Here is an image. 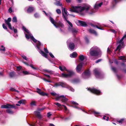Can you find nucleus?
<instances>
[{"label": "nucleus", "mask_w": 126, "mask_h": 126, "mask_svg": "<svg viewBox=\"0 0 126 126\" xmlns=\"http://www.w3.org/2000/svg\"><path fill=\"white\" fill-rule=\"evenodd\" d=\"M72 9L70 8V11H71L76 13H78L79 12H81L84 10H88L90 8L88 6H73L72 7Z\"/></svg>", "instance_id": "1"}, {"label": "nucleus", "mask_w": 126, "mask_h": 126, "mask_svg": "<svg viewBox=\"0 0 126 126\" xmlns=\"http://www.w3.org/2000/svg\"><path fill=\"white\" fill-rule=\"evenodd\" d=\"M16 107L15 105H11L8 103L6 104L5 105H2L1 106V109H8L6 110V111L8 113L10 114H13L14 113L10 109L14 108L16 109Z\"/></svg>", "instance_id": "2"}, {"label": "nucleus", "mask_w": 126, "mask_h": 126, "mask_svg": "<svg viewBox=\"0 0 126 126\" xmlns=\"http://www.w3.org/2000/svg\"><path fill=\"white\" fill-rule=\"evenodd\" d=\"M91 75V73L89 69L85 70L82 73L81 75L82 77L84 79L89 78L90 77Z\"/></svg>", "instance_id": "3"}, {"label": "nucleus", "mask_w": 126, "mask_h": 126, "mask_svg": "<svg viewBox=\"0 0 126 126\" xmlns=\"http://www.w3.org/2000/svg\"><path fill=\"white\" fill-rule=\"evenodd\" d=\"M67 74L63 73L61 75V77L62 78H68L70 77L74 74V72L70 71H67Z\"/></svg>", "instance_id": "4"}, {"label": "nucleus", "mask_w": 126, "mask_h": 126, "mask_svg": "<svg viewBox=\"0 0 126 126\" xmlns=\"http://www.w3.org/2000/svg\"><path fill=\"white\" fill-rule=\"evenodd\" d=\"M88 90L91 92L97 95H99L101 93L100 91L94 88H89L88 89Z\"/></svg>", "instance_id": "5"}, {"label": "nucleus", "mask_w": 126, "mask_h": 126, "mask_svg": "<svg viewBox=\"0 0 126 126\" xmlns=\"http://www.w3.org/2000/svg\"><path fill=\"white\" fill-rule=\"evenodd\" d=\"M11 18L10 17H9L8 18L7 20L5 19L4 21L6 24L8 25L9 28L11 30H13V29L12 27L11 24L10 23V22L11 21Z\"/></svg>", "instance_id": "6"}, {"label": "nucleus", "mask_w": 126, "mask_h": 126, "mask_svg": "<svg viewBox=\"0 0 126 126\" xmlns=\"http://www.w3.org/2000/svg\"><path fill=\"white\" fill-rule=\"evenodd\" d=\"M82 66V63H79L77 66L76 68V70L77 72L80 74L81 73V71Z\"/></svg>", "instance_id": "7"}, {"label": "nucleus", "mask_w": 126, "mask_h": 126, "mask_svg": "<svg viewBox=\"0 0 126 126\" xmlns=\"http://www.w3.org/2000/svg\"><path fill=\"white\" fill-rule=\"evenodd\" d=\"M90 55L92 56H97L99 54V53L97 50H90Z\"/></svg>", "instance_id": "8"}, {"label": "nucleus", "mask_w": 126, "mask_h": 126, "mask_svg": "<svg viewBox=\"0 0 126 126\" xmlns=\"http://www.w3.org/2000/svg\"><path fill=\"white\" fill-rule=\"evenodd\" d=\"M60 86H61L62 87H64L65 86V84L63 82H60L56 83L54 84V86L56 87H57Z\"/></svg>", "instance_id": "9"}, {"label": "nucleus", "mask_w": 126, "mask_h": 126, "mask_svg": "<svg viewBox=\"0 0 126 126\" xmlns=\"http://www.w3.org/2000/svg\"><path fill=\"white\" fill-rule=\"evenodd\" d=\"M94 75L96 77L99 76L100 74V71L97 69H95L94 70Z\"/></svg>", "instance_id": "10"}, {"label": "nucleus", "mask_w": 126, "mask_h": 126, "mask_svg": "<svg viewBox=\"0 0 126 126\" xmlns=\"http://www.w3.org/2000/svg\"><path fill=\"white\" fill-rule=\"evenodd\" d=\"M34 10V7L32 6L29 7L27 10V11L28 13H31L33 12Z\"/></svg>", "instance_id": "11"}, {"label": "nucleus", "mask_w": 126, "mask_h": 126, "mask_svg": "<svg viewBox=\"0 0 126 126\" xmlns=\"http://www.w3.org/2000/svg\"><path fill=\"white\" fill-rule=\"evenodd\" d=\"M78 23L79 24L80 26L83 27H86L87 26V25L85 22L84 21L79 20Z\"/></svg>", "instance_id": "12"}, {"label": "nucleus", "mask_w": 126, "mask_h": 126, "mask_svg": "<svg viewBox=\"0 0 126 126\" xmlns=\"http://www.w3.org/2000/svg\"><path fill=\"white\" fill-rule=\"evenodd\" d=\"M63 17L64 18L65 20L67 22V23L69 24L70 26L71 27H73V25L69 21L67 20V18L64 15V14L63 13Z\"/></svg>", "instance_id": "13"}, {"label": "nucleus", "mask_w": 126, "mask_h": 126, "mask_svg": "<svg viewBox=\"0 0 126 126\" xmlns=\"http://www.w3.org/2000/svg\"><path fill=\"white\" fill-rule=\"evenodd\" d=\"M60 97L61 98V101L65 103L68 100V98L63 95H60Z\"/></svg>", "instance_id": "14"}, {"label": "nucleus", "mask_w": 126, "mask_h": 126, "mask_svg": "<svg viewBox=\"0 0 126 126\" xmlns=\"http://www.w3.org/2000/svg\"><path fill=\"white\" fill-rule=\"evenodd\" d=\"M89 32L91 33L94 34L95 35H97V33L93 29H90L88 30Z\"/></svg>", "instance_id": "15"}, {"label": "nucleus", "mask_w": 126, "mask_h": 126, "mask_svg": "<svg viewBox=\"0 0 126 126\" xmlns=\"http://www.w3.org/2000/svg\"><path fill=\"white\" fill-rule=\"evenodd\" d=\"M56 26H55L56 28L58 27H60L61 28H63L64 27V25L60 21L59 22L57 23H56Z\"/></svg>", "instance_id": "16"}, {"label": "nucleus", "mask_w": 126, "mask_h": 126, "mask_svg": "<svg viewBox=\"0 0 126 126\" xmlns=\"http://www.w3.org/2000/svg\"><path fill=\"white\" fill-rule=\"evenodd\" d=\"M74 44L72 42L70 43L69 45V48L71 50H73L75 48Z\"/></svg>", "instance_id": "17"}, {"label": "nucleus", "mask_w": 126, "mask_h": 126, "mask_svg": "<svg viewBox=\"0 0 126 126\" xmlns=\"http://www.w3.org/2000/svg\"><path fill=\"white\" fill-rule=\"evenodd\" d=\"M40 51L41 52L40 53L42 56L45 57L47 59L48 58L47 55V53L44 52L43 51L41 50H40Z\"/></svg>", "instance_id": "18"}, {"label": "nucleus", "mask_w": 126, "mask_h": 126, "mask_svg": "<svg viewBox=\"0 0 126 126\" xmlns=\"http://www.w3.org/2000/svg\"><path fill=\"white\" fill-rule=\"evenodd\" d=\"M35 115L37 118L39 119H41L42 118L40 112L37 111H35Z\"/></svg>", "instance_id": "19"}, {"label": "nucleus", "mask_w": 126, "mask_h": 126, "mask_svg": "<svg viewBox=\"0 0 126 126\" xmlns=\"http://www.w3.org/2000/svg\"><path fill=\"white\" fill-rule=\"evenodd\" d=\"M102 4L103 3L102 2H101L98 4L96 3L94 6V8L95 9H98V7H101Z\"/></svg>", "instance_id": "20"}, {"label": "nucleus", "mask_w": 126, "mask_h": 126, "mask_svg": "<svg viewBox=\"0 0 126 126\" xmlns=\"http://www.w3.org/2000/svg\"><path fill=\"white\" fill-rule=\"evenodd\" d=\"M9 77L12 78L15 76V73L14 71L10 72L9 74Z\"/></svg>", "instance_id": "21"}, {"label": "nucleus", "mask_w": 126, "mask_h": 126, "mask_svg": "<svg viewBox=\"0 0 126 126\" xmlns=\"http://www.w3.org/2000/svg\"><path fill=\"white\" fill-rule=\"evenodd\" d=\"M54 4L55 5L57 6L62 7V4L60 3V2L59 1H56V2L54 3Z\"/></svg>", "instance_id": "22"}, {"label": "nucleus", "mask_w": 126, "mask_h": 126, "mask_svg": "<svg viewBox=\"0 0 126 126\" xmlns=\"http://www.w3.org/2000/svg\"><path fill=\"white\" fill-rule=\"evenodd\" d=\"M50 20L52 23L55 26H56V23L54 19L51 17H49Z\"/></svg>", "instance_id": "23"}, {"label": "nucleus", "mask_w": 126, "mask_h": 126, "mask_svg": "<svg viewBox=\"0 0 126 126\" xmlns=\"http://www.w3.org/2000/svg\"><path fill=\"white\" fill-rule=\"evenodd\" d=\"M77 55V53L74 52L70 55V57L72 58H76V57Z\"/></svg>", "instance_id": "24"}, {"label": "nucleus", "mask_w": 126, "mask_h": 126, "mask_svg": "<svg viewBox=\"0 0 126 126\" xmlns=\"http://www.w3.org/2000/svg\"><path fill=\"white\" fill-rule=\"evenodd\" d=\"M59 69L61 71L65 70L67 71H68L67 70L66 67L64 66H59Z\"/></svg>", "instance_id": "25"}, {"label": "nucleus", "mask_w": 126, "mask_h": 126, "mask_svg": "<svg viewBox=\"0 0 126 126\" xmlns=\"http://www.w3.org/2000/svg\"><path fill=\"white\" fill-rule=\"evenodd\" d=\"M39 94L42 96H48V94H47L45 93L43 91H41L40 93Z\"/></svg>", "instance_id": "26"}, {"label": "nucleus", "mask_w": 126, "mask_h": 126, "mask_svg": "<svg viewBox=\"0 0 126 126\" xmlns=\"http://www.w3.org/2000/svg\"><path fill=\"white\" fill-rule=\"evenodd\" d=\"M54 104L55 105H56L57 106L60 108H62V105H61L58 102H55L54 103Z\"/></svg>", "instance_id": "27"}, {"label": "nucleus", "mask_w": 126, "mask_h": 126, "mask_svg": "<svg viewBox=\"0 0 126 126\" xmlns=\"http://www.w3.org/2000/svg\"><path fill=\"white\" fill-rule=\"evenodd\" d=\"M126 37V35L125 34L123 37L121 39L119 40L118 43L119 44L122 43V41L124 40V39Z\"/></svg>", "instance_id": "28"}, {"label": "nucleus", "mask_w": 126, "mask_h": 126, "mask_svg": "<svg viewBox=\"0 0 126 126\" xmlns=\"http://www.w3.org/2000/svg\"><path fill=\"white\" fill-rule=\"evenodd\" d=\"M79 57V60L81 61L83 60L85 58L84 56L82 55H80Z\"/></svg>", "instance_id": "29"}, {"label": "nucleus", "mask_w": 126, "mask_h": 126, "mask_svg": "<svg viewBox=\"0 0 126 126\" xmlns=\"http://www.w3.org/2000/svg\"><path fill=\"white\" fill-rule=\"evenodd\" d=\"M62 12H63H63H64V14L67 16H68L69 15V14H67V11L65 10V8H63V10H62ZM63 14V13H62V14ZM62 16L63 17V16Z\"/></svg>", "instance_id": "30"}, {"label": "nucleus", "mask_w": 126, "mask_h": 126, "mask_svg": "<svg viewBox=\"0 0 126 126\" xmlns=\"http://www.w3.org/2000/svg\"><path fill=\"white\" fill-rule=\"evenodd\" d=\"M22 29L26 33H29L30 32L29 31L28 29H26L25 27H24V26H23Z\"/></svg>", "instance_id": "31"}, {"label": "nucleus", "mask_w": 126, "mask_h": 126, "mask_svg": "<svg viewBox=\"0 0 126 126\" xmlns=\"http://www.w3.org/2000/svg\"><path fill=\"white\" fill-rule=\"evenodd\" d=\"M30 38L34 42V43H36L37 41V40L34 38L33 36H32Z\"/></svg>", "instance_id": "32"}, {"label": "nucleus", "mask_w": 126, "mask_h": 126, "mask_svg": "<svg viewBox=\"0 0 126 126\" xmlns=\"http://www.w3.org/2000/svg\"><path fill=\"white\" fill-rule=\"evenodd\" d=\"M125 120V119L124 118H122L120 119L119 120L117 121V122H119L120 124H122Z\"/></svg>", "instance_id": "33"}, {"label": "nucleus", "mask_w": 126, "mask_h": 126, "mask_svg": "<svg viewBox=\"0 0 126 126\" xmlns=\"http://www.w3.org/2000/svg\"><path fill=\"white\" fill-rule=\"evenodd\" d=\"M79 82V80L77 79H74L72 81V83H78Z\"/></svg>", "instance_id": "34"}, {"label": "nucleus", "mask_w": 126, "mask_h": 126, "mask_svg": "<svg viewBox=\"0 0 126 126\" xmlns=\"http://www.w3.org/2000/svg\"><path fill=\"white\" fill-rule=\"evenodd\" d=\"M1 47L2 48H0V50L1 51H5V47H4L3 45H1Z\"/></svg>", "instance_id": "35"}, {"label": "nucleus", "mask_w": 126, "mask_h": 126, "mask_svg": "<svg viewBox=\"0 0 126 126\" xmlns=\"http://www.w3.org/2000/svg\"><path fill=\"white\" fill-rule=\"evenodd\" d=\"M121 0H113L112 2L113 3L116 4L117 3L120 1H121Z\"/></svg>", "instance_id": "36"}, {"label": "nucleus", "mask_w": 126, "mask_h": 126, "mask_svg": "<svg viewBox=\"0 0 126 126\" xmlns=\"http://www.w3.org/2000/svg\"><path fill=\"white\" fill-rule=\"evenodd\" d=\"M44 70L47 73H48L50 74H52V72L51 71L49 70H48L46 69H44Z\"/></svg>", "instance_id": "37"}, {"label": "nucleus", "mask_w": 126, "mask_h": 126, "mask_svg": "<svg viewBox=\"0 0 126 126\" xmlns=\"http://www.w3.org/2000/svg\"><path fill=\"white\" fill-rule=\"evenodd\" d=\"M36 103L35 101H33L31 102L30 104L32 106H36Z\"/></svg>", "instance_id": "38"}, {"label": "nucleus", "mask_w": 126, "mask_h": 126, "mask_svg": "<svg viewBox=\"0 0 126 126\" xmlns=\"http://www.w3.org/2000/svg\"><path fill=\"white\" fill-rule=\"evenodd\" d=\"M92 112L95 116L96 115H97L100 114V113L99 112H96L94 110H93Z\"/></svg>", "instance_id": "39"}, {"label": "nucleus", "mask_w": 126, "mask_h": 126, "mask_svg": "<svg viewBox=\"0 0 126 126\" xmlns=\"http://www.w3.org/2000/svg\"><path fill=\"white\" fill-rule=\"evenodd\" d=\"M12 21L14 22H17V18L16 16H14L13 18Z\"/></svg>", "instance_id": "40"}, {"label": "nucleus", "mask_w": 126, "mask_h": 126, "mask_svg": "<svg viewBox=\"0 0 126 126\" xmlns=\"http://www.w3.org/2000/svg\"><path fill=\"white\" fill-rule=\"evenodd\" d=\"M71 103L74 105H79V104L78 103L74 101H71Z\"/></svg>", "instance_id": "41"}, {"label": "nucleus", "mask_w": 126, "mask_h": 126, "mask_svg": "<svg viewBox=\"0 0 126 126\" xmlns=\"http://www.w3.org/2000/svg\"><path fill=\"white\" fill-rule=\"evenodd\" d=\"M22 73L25 75H27L29 74L30 73L28 71H22Z\"/></svg>", "instance_id": "42"}, {"label": "nucleus", "mask_w": 126, "mask_h": 126, "mask_svg": "<svg viewBox=\"0 0 126 126\" xmlns=\"http://www.w3.org/2000/svg\"><path fill=\"white\" fill-rule=\"evenodd\" d=\"M103 119L104 120H106L107 121H108L109 120V117H107L106 116H103Z\"/></svg>", "instance_id": "43"}, {"label": "nucleus", "mask_w": 126, "mask_h": 126, "mask_svg": "<svg viewBox=\"0 0 126 126\" xmlns=\"http://www.w3.org/2000/svg\"><path fill=\"white\" fill-rule=\"evenodd\" d=\"M95 12H96L95 10L94 9H93L92 10L91 12L89 13L90 15H92L93 14V13H95Z\"/></svg>", "instance_id": "44"}, {"label": "nucleus", "mask_w": 126, "mask_h": 126, "mask_svg": "<svg viewBox=\"0 0 126 126\" xmlns=\"http://www.w3.org/2000/svg\"><path fill=\"white\" fill-rule=\"evenodd\" d=\"M125 57L124 56H121L119 57V59L120 60H125Z\"/></svg>", "instance_id": "45"}, {"label": "nucleus", "mask_w": 126, "mask_h": 126, "mask_svg": "<svg viewBox=\"0 0 126 126\" xmlns=\"http://www.w3.org/2000/svg\"><path fill=\"white\" fill-rule=\"evenodd\" d=\"M56 11L57 13L59 14H60L61 13V10L59 9H57Z\"/></svg>", "instance_id": "46"}, {"label": "nucleus", "mask_w": 126, "mask_h": 126, "mask_svg": "<svg viewBox=\"0 0 126 126\" xmlns=\"http://www.w3.org/2000/svg\"><path fill=\"white\" fill-rule=\"evenodd\" d=\"M21 56L22 57L24 60H28V58H27V57L25 56L24 55H21Z\"/></svg>", "instance_id": "47"}, {"label": "nucleus", "mask_w": 126, "mask_h": 126, "mask_svg": "<svg viewBox=\"0 0 126 126\" xmlns=\"http://www.w3.org/2000/svg\"><path fill=\"white\" fill-rule=\"evenodd\" d=\"M31 36L30 35H29L28 34H25V37L27 39H29L30 38Z\"/></svg>", "instance_id": "48"}, {"label": "nucleus", "mask_w": 126, "mask_h": 126, "mask_svg": "<svg viewBox=\"0 0 126 126\" xmlns=\"http://www.w3.org/2000/svg\"><path fill=\"white\" fill-rule=\"evenodd\" d=\"M29 66H30L33 69L35 70H37V68H36L33 67L32 65L31 64L29 65Z\"/></svg>", "instance_id": "49"}, {"label": "nucleus", "mask_w": 126, "mask_h": 126, "mask_svg": "<svg viewBox=\"0 0 126 126\" xmlns=\"http://www.w3.org/2000/svg\"><path fill=\"white\" fill-rule=\"evenodd\" d=\"M37 90L36 91V92L39 94L40 93L41 91V89H40L38 88H37Z\"/></svg>", "instance_id": "50"}, {"label": "nucleus", "mask_w": 126, "mask_h": 126, "mask_svg": "<svg viewBox=\"0 0 126 126\" xmlns=\"http://www.w3.org/2000/svg\"><path fill=\"white\" fill-rule=\"evenodd\" d=\"M2 27L5 30H7V28L6 27V26H5V25L4 24H2Z\"/></svg>", "instance_id": "51"}, {"label": "nucleus", "mask_w": 126, "mask_h": 126, "mask_svg": "<svg viewBox=\"0 0 126 126\" xmlns=\"http://www.w3.org/2000/svg\"><path fill=\"white\" fill-rule=\"evenodd\" d=\"M102 60V59H99L95 61V63H98L99 62H100Z\"/></svg>", "instance_id": "52"}, {"label": "nucleus", "mask_w": 126, "mask_h": 126, "mask_svg": "<svg viewBox=\"0 0 126 126\" xmlns=\"http://www.w3.org/2000/svg\"><path fill=\"white\" fill-rule=\"evenodd\" d=\"M72 31L73 33H76L77 31L75 29H72Z\"/></svg>", "instance_id": "53"}, {"label": "nucleus", "mask_w": 126, "mask_h": 126, "mask_svg": "<svg viewBox=\"0 0 126 126\" xmlns=\"http://www.w3.org/2000/svg\"><path fill=\"white\" fill-rule=\"evenodd\" d=\"M45 109V107H43L42 108H41L38 109V110L39 111H41V110H43L44 109Z\"/></svg>", "instance_id": "54"}, {"label": "nucleus", "mask_w": 126, "mask_h": 126, "mask_svg": "<svg viewBox=\"0 0 126 126\" xmlns=\"http://www.w3.org/2000/svg\"><path fill=\"white\" fill-rule=\"evenodd\" d=\"M34 16L36 18H38L39 17V15L37 13H36L34 14Z\"/></svg>", "instance_id": "55"}, {"label": "nucleus", "mask_w": 126, "mask_h": 126, "mask_svg": "<svg viewBox=\"0 0 126 126\" xmlns=\"http://www.w3.org/2000/svg\"><path fill=\"white\" fill-rule=\"evenodd\" d=\"M44 50L46 53L47 54L49 53L48 51L47 48L46 49L45 48H44Z\"/></svg>", "instance_id": "56"}, {"label": "nucleus", "mask_w": 126, "mask_h": 126, "mask_svg": "<svg viewBox=\"0 0 126 126\" xmlns=\"http://www.w3.org/2000/svg\"><path fill=\"white\" fill-rule=\"evenodd\" d=\"M110 31L111 32L113 33H114L116 34L117 33V32L115 30L113 29H111L110 30Z\"/></svg>", "instance_id": "57"}, {"label": "nucleus", "mask_w": 126, "mask_h": 126, "mask_svg": "<svg viewBox=\"0 0 126 126\" xmlns=\"http://www.w3.org/2000/svg\"><path fill=\"white\" fill-rule=\"evenodd\" d=\"M112 70L114 72H116V69L114 67H112Z\"/></svg>", "instance_id": "58"}, {"label": "nucleus", "mask_w": 126, "mask_h": 126, "mask_svg": "<svg viewBox=\"0 0 126 126\" xmlns=\"http://www.w3.org/2000/svg\"><path fill=\"white\" fill-rule=\"evenodd\" d=\"M8 11H9V12L10 13H11L12 12V10L11 7H10L8 9Z\"/></svg>", "instance_id": "59"}, {"label": "nucleus", "mask_w": 126, "mask_h": 126, "mask_svg": "<svg viewBox=\"0 0 126 126\" xmlns=\"http://www.w3.org/2000/svg\"><path fill=\"white\" fill-rule=\"evenodd\" d=\"M49 55L52 58H54V56L51 53H49Z\"/></svg>", "instance_id": "60"}, {"label": "nucleus", "mask_w": 126, "mask_h": 126, "mask_svg": "<svg viewBox=\"0 0 126 126\" xmlns=\"http://www.w3.org/2000/svg\"><path fill=\"white\" fill-rule=\"evenodd\" d=\"M22 101V104H25L26 103V101L25 100L21 99Z\"/></svg>", "instance_id": "61"}, {"label": "nucleus", "mask_w": 126, "mask_h": 126, "mask_svg": "<svg viewBox=\"0 0 126 126\" xmlns=\"http://www.w3.org/2000/svg\"><path fill=\"white\" fill-rule=\"evenodd\" d=\"M85 40L87 43H88L89 42V40L87 38L85 37Z\"/></svg>", "instance_id": "62"}, {"label": "nucleus", "mask_w": 126, "mask_h": 126, "mask_svg": "<svg viewBox=\"0 0 126 126\" xmlns=\"http://www.w3.org/2000/svg\"><path fill=\"white\" fill-rule=\"evenodd\" d=\"M51 115L50 112H48L47 113V116L48 117H49L51 116Z\"/></svg>", "instance_id": "63"}, {"label": "nucleus", "mask_w": 126, "mask_h": 126, "mask_svg": "<svg viewBox=\"0 0 126 126\" xmlns=\"http://www.w3.org/2000/svg\"><path fill=\"white\" fill-rule=\"evenodd\" d=\"M17 70H20L21 68V66H17L16 67Z\"/></svg>", "instance_id": "64"}]
</instances>
